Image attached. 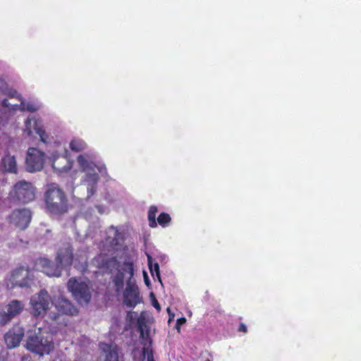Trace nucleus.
I'll return each mask as SVG.
<instances>
[{
  "instance_id": "nucleus-1",
  "label": "nucleus",
  "mask_w": 361,
  "mask_h": 361,
  "mask_svg": "<svg viewBox=\"0 0 361 361\" xmlns=\"http://www.w3.org/2000/svg\"><path fill=\"white\" fill-rule=\"evenodd\" d=\"M92 264L101 271L111 274L112 283L117 293L123 290L124 281H126L123 300L127 306L134 307L141 302L138 287L133 279L134 269L131 262H126L121 264L114 257L99 255L92 259Z\"/></svg>"
},
{
  "instance_id": "nucleus-2",
  "label": "nucleus",
  "mask_w": 361,
  "mask_h": 361,
  "mask_svg": "<svg viewBox=\"0 0 361 361\" xmlns=\"http://www.w3.org/2000/svg\"><path fill=\"white\" fill-rule=\"evenodd\" d=\"M41 107L42 104L39 101H24L16 89L0 81V130L17 111L35 112Z\"/></svg>"
},
{
  "instance_id": "nucleus-3",
  "label": "nucleus",
  "mask_w": 361,
  "mask_h": 361,
  "mask_svg": "<svg viewBox=\"0 0 361 361\" xmlns=\"http://www.w3.org/2000/svg\"><path fill=\"white\" fill-rule=\"evenodd\" d=\"M56 261L57 265L54 266L48 259L41 257L35 261V268L49 276L59 277L62 267L70 266L73 262L72 250L68 244L59 250Z\"/></svg>"
},
{
  "instance_id": "nucleus-4",
  "label": "nucleus",
  "mask_w": 361,
  "mask_h": 361,
  "mask_svg": "<svg viewBox=\"0 0 361 361\" xmlns=\"http://www.w3.org/2000/svg\"><path fill=\"white\" fill-rule=\"evenodd\" d=\"M25 347L39 355H49L54 348L53 336L41 327H35L28 331Z\"/></svg>"
},
{
  "instance_id": "nucleus-5",
  "label": "nucleus",
  "mask_w": 361,
  "mask_h": 361,
  "mask_svg": "<svg viewBox=\"0 0 361 361\" xmlns=\"http://www.w3.org/2000/svg\"><path fill=\"white\" fill-rule=\"evenodd\" d=\"M67 288L79 304L87 305L90 302L93 288L89 280L81 277H72L68 281Z\"/></svg>"
},
{
  "instance_id": "nucleus-6",
  "label": "nucleus",
  "mask_w": 361,
  "mask_h": 361,
  "mask_svg": "<svg viewBox=\"0 0 361 361\" xmlns=\"http://www.w3.org/2000/svg\"><path fill=\"white\" fill-rule=\"evenodd\" d=\"M45 197L47 207L49 212L60 214L67 211L66 197L63 192L56 184L49 186Z\"/></svg>"
},
{
  "instance_id": "nucleus-7",
  "label": "nucleus",
  "mask_w": 361,
  "mask_h": 361,
  "mask_svg": "<svg viewBox=\"0 0 361 361\" xmlns=\"http://www.w3.org/2000/svg\"><path fill=\"white\" fill-rule=\"evenodd\" d=\"M138 329L140 331V338L142 348L140 351L135 350L133 351V358L135 361H154L153 350L152 348V339L149 336V327L142 320L138 319Z\"/></svg>"
},
{
  "instance_id": "nucleus-8",
  "label": "nucleus",
  "mask_w": 361,
  "mask_h": 361,
  "mask_svg": "<svg viewBox=\"0 0 361 361\" xmlns=\"http://www.w3.org/2000/svg\"><path fill=\"white\" fill-rule=\"evenodd\" d=\"M77 161L84 174L95 172V169H97L102 176H108L105 164L101 161L99 155L93 151H88L80 154L77 157Z\"/></svg>"
},
{
  "instance_id": "nucleus-9",
  "label": "nucleus",
  "mask_w": 361,
  "mask_h": 361,
  "mask_svg": "<svg viewBox=\"0 0 361 361\" xmlns=\"http://www.w3.org/2000/svg\"><path fill=\"white\" fill-rule=\"evenodd\" d=\"M49 161L59 175L67 173L73 164V161L70 159L69 152L64 146H59L55 152L51 153Z\"/></svg>"
},
{
  "instance_id": "nucleus-10",
  "label": "nucleus",
  "mask_w": 361,
  "mask_h": 361,
  "mask_svg": "<svg viewBox=\"0 0 361 361\" xmlns=\"http://www.w3.org/2000/svg\"><path fill=\"white\" fill-rule=\"evenodd\" d=\"M49 156L37 147H29L26 152L25 168L28 172L34 173L41 171Z\"/></svg>"
},
{
  "instance_id": "nucleus-11",
  "label": "nucleus",
  "mask_w": 361,
  "mask_h": 361,
  "mask_svg": "<svg viewBox=\"0 0 361 361\" xmlns=\"http://www.w3.org/2000/svg\"><path fill=\"white\" fill-rule=\"evenodd\" d=\"M35 189L32 185L27 181L17 182L9 193V197L13 200L25 204L35 199Z\"/></svg>"
},
{
  "instance_id": "nucleus-12",
  "label": "nucleus",
  "mask_w": 361,
  "mask_h": 361,
  "mask_svg": "<svg viewBox=\"0 0 361 361\" xmlns=\"http://www.w3.org/2000/svg\"><path fill=\"white\" fill-rule=\"evenodd\" d=\"M50 301L51 298L44 289L33 295L30 300L32 314L35 317L43 316L49 308Z\"/></svg>"
},
{
  "instance_id": "nucleus-13",
  "label": "nucleus",
  "mask_w": 361,
  "mask_h": 361,
  "mask_svg": "<svg viewBox=\"0 0 361 361\" xmlns=\"http://www.w3.org/2000/svg\"><path fill=\"white\" fill-rule=\"evenodd\" d=\"M32 281L30 271L24 267L15 269L7 280V286L13 288L16 286L27 287Z\"/></svg>"
},
{
  "instance_id": "nucleus-14",
  "label": "nucleus",
  "mask_w": 361,
  "mask_h": 361,
  "mask_svg": "<svg viewBox=\"0 0 361 361\" xmlns=\"http://www.w3.org/2000/svg\"><path fill=\"white\" fill-rule=\"evenodd\" d=\"M32 219V213L30 209L26 208L14 210L8 216V223L16 228L20 230L25 229Z\"/></svg>"
},
{
  "instance_id": "nucleus-15",
  "label": "nucleus",
  "mask_w": 361,
  "mask_h": 361,
  "mask_svg": "<svg viewBox=\"0 0 361 361\" xmlns=\"http://www.w3.org/2000/svg\"><path fill=\"white\" fill-rule=\"evenodd\" d=\"M22 301L13 300L0 310V324H5L19 314L24 309Z\"/></svg>"
},
{
  "instance_id": "nucleus-16",
  "label": "nucleus",
  "mask_w": 361,
  "mask_h": 361,
  "mask_svg": "<svg viewBox=\"0 0 361 361\" xmlns=\"http://www.w3.org/2000/svg\"><path fill=\"white\" fill-rule=\"evenodd\" d=\"M121 238V234L118 232V229L114 226L109 227L106 231V238L105 242H104L106 249L102 250L101 253L98 255L97 257L99 255H107L114 257L115 259L118 261L116 257L114 256V250H115L114 247L118 244ZM94 258H96V257Z\"/></svg>"
},
{
  "instance_id": "nucleus-17",
  "label": "nucleus",
  "mask_w": 361,
  "mask_h": 361,
  "mask_svg": "<svg viewBox=\"0 0 361 361\" xmlns=\"http://www.w3.org/2000/svg\"><path fill=\"white\" fill-rule=\"evenodd\" d=\"M99 178L96 172L86 173L80 179V185L87 190V197L90 198L97 190Z\"/></svg>"
},
{
  "instance_id": "nucleus-18",
  "label": "nucleus",
  "mask_w": 361,
  "mask_h": 361,
  "mask_svg": "<svg viewBox=\"0 0 361 361\" xmlns=\"http://www.w3.org/2000/svg\"><path fill=\"white\" fill-rule=\"evenodd\" d=\"M24 329L16 326L9 330L4 336L5 343L8 348H13L18 346L24 336Z\"/></svg>"
},
{
  "instance_id": "nucleus-19",
  "label": "nucleus",
  "mask_w": 361,
  "mask_h": 361,
  "mask_svg": "<svg viewBox=\"0 0 361 361\" xmlns=\"http://www.w3.org/2000/svg\"><path fill=\"white\" fill-rule=\"evenodd\" d=\"M51 302L61 314L75 315L78 312L77 308L71 301L63 297L54 298Z\"/></svg>"
},
{
  "instance_id": "nucleus-20",
  "label": "nucleus",
  "mask_w": 361,
  "mask_h": 361,
  "mask_svg": "<svg viewBox=\"0 0 361 361\" xmlns=\"http://www.w3.org/2000/svg\"><path fill=\"white\" fill-rule=\"evenodd\" d=\"M42 122L39 117L36 116H29L24 121L23 133L31 137L34 134H37L38 129L42 126Z\"/></svg>"
},
{
  "instance_id": "nucleus-21",
  "label": "nucleus",
  "mask_w": 361,
  "mask_h": 361,
  "mask_svg": "<svg viewBox=\"0 0 361 361\" xmlns=\"http://www.w3.org/2000/svg\"><path fill=\"white\" fill-rule=\"evenodd\" d=\"M99 348L105 354V361H118L116 346L106 343H100Z\"/></svg>"
},
{
  "instance_id": "nucleus-22",
  "label": "nucleus",
  "mask_w": 361,
  "mask_h": 361,
  "mask_svg": "<svg viewBox=\"0 0 361 361\" xmlns=\"http://www.w3.org/2000/svg\"><path fill=\"white\" fill-rule=\"evenodd\" d=\"M2 164L6 171L11 173H17L18 166L14 155L7 154L2 159Z\"/></svg>"
},
{
  "instance_id": "nucleus-23",
  "label": "nucleus",
  "mask_w": 361,
  "mask_h": 361,
  "mask_svg": "<svg viewBox=\"0 0 361 361\" xmlns=\"http://www.w3.org/2000/svg\"><path fill=\"white\" fill-rule=\"evenodd\" d=\"M147 257V264L149 267V269L150 271V273L152 276L155 279V277L157 278V279L161 281V276L159 273V266L157 262H156L152 257L149 254L146 253Z\"/></svg>"
},
{
  "instance_id": "nucleus-24",
  "label": "nucleus",
  "mask_w": 361,
  "mask_h": 361,
  "mask_svg": "<svg viewBox=\"0 0 361 361\" xmlns=\"http://www.w3.org/2000/svg\"><path fill=\"white\" fill-rule=\"evenodd\" d=\"M69 147L73 152H79L85 150L87 145L83 140L75 137L71 140Z\"/></svg>"
},
{
  "instance_id": "nucleus-25",
  "label": "nucleus",
  "mask_w": 361,
  "mask_h": 361,
  "mask_svg": "<svg viewBox=\"0 0 361 361\" xmlns=\"http://www.w3.org/2000/svg\"><path fill=\"white\" fill-rule=\"evenodd\" d=\"M158 212V209L156 206H151L148 211V221L149 226L151 228H155L157 226V222L156 220V215Z\"/></svg>"
},
{
  "instance_id": "nucleus-26",
  "label": "nucleus",
  "mask_w": 361,
  "mask_h": 361,
  "mask_svg": "<svg viewBox=\"0 0 361 361\" xmlns=\"http://www.w3.org/2000/svg\"><path fill=\"white\" fill-rule=\"evenodd\" d=\"M36 135L39 136V140L44 144L47 145L51 142L50 137L46 132L44 125H42L41 128L38 129V132Z\"/></svg>"
},
{
  "instance_id": "nucleus-27",
  "label": "nucleus",
  "mask_w": 361,
  "mask_h": 361,
  "mask_svg": "<svg viewBox=\"0 0 361 361\" xmlns=\"http://www.w3.org/2000/svg\"><path fill=\"white\" fill-rule=\"evenodd\" d=\"M171 221V217L169 214L162 212L157 217V222L162 227L165 228L169 226Z\"/></svg>"
},
{
  "instance_id": "nucleus-28",
  "label": "nucleus",
  "mask_w": 361,
  "mask_h": 361,
  "mask_svg": "<svg viewBox=\"0 0 361 361\" xmlns=\"http://www.w3.org/2000/svg\"><path fill=\"white\" fill-rule=\"evenodd\" d=\"M185 322H186V319L183 317L177 319L176 328L178 332L180 331V326L183 324H184Z\"/></svg>"
},
{
  "instance_id": "nucleus-29",
  "label": "nucleus",
  "mask_w": 361,
  "mask_h": 361,
  "mask_svg": "<svg viewBox=\"0 0 361 361\" xmlns=\"http://www.w3.org/2000/svg\"><path fill=\"white\" fill-rule=\"evenodd\" d=\"M81 264V267L79 269H80L82 271H85L87 268L86 257L82 259Z\"/></svg>"
},
{
  "instance_id": "nucleus-30",
  "label": "nucleus",
  "mask_w": 361,
  "mask_h": 361,
  "mask_svg": "<svg viewBox=\"0 0 361 361\" xmlns=\"http://www.w3.org/2000/svg\"><path fill=\"white\" fill-rule=\"evenodd\" d=\"M167 312L169 314V323H170L173 319H174V314L171 312V309L169 307L167 308Z\"/></svg>"
},
{
  "instance_id": "nucleus-31",
  "label": "nucleus",
  "mask_w": 361,
  "mask_h": 361,
  "mask_svg": "<svg viewBox=\"0 0 361 361\" xmlns=\"http://www.w3.org/2000/svg\"><path fill=\"white\" fill-rule=\"evenodd\" d=\"M238 330H239V331L246 333L247 332V326L244 324L242 323V324H240Z\"/></svg>"
},
{
  "instance_id": "nucleus-32",
  "label": "nucleus",
  "mask_w": 361,
  "mask_h": 361,
  "mask_svg": "<svg viewBox=\"0 0 361 361\" xmlns=\"http://www.w3.org/2000/svg\"><path fill=\"white\" fill-rule=\"evenodd\" d=\"M152 305L158 311L161 310V307L156 299L154 300Z\"/></svg>"
},
{
  "instance_id": "nucleus-33",
  "label": "nucleus",
  "mask_w": 361,
  "mask_h": 361,
  "mask_svg": "<svg viewBox=\"0 0 361 361\" xmlns=\"http://www.w3.org/2000/svg\"><path fill=\"white\" fill-rule=\"evenodd\" d=\"M144 277H145V282L146 285L148 286L149 284V280L147 273L145 271H144Z\"/></svg>"
},
{
  "instance_id": "nucleus-34",
  "label": "nucleus",
  "mask_w": 361,
  "mask_h": 361,
  "mask_svg": "<svg viewBox=\"0 0 361 361\" xmlns=\"http://www.w3.org/2000/svg\"><path fill=\"white\" fill-rule=\"evenodd\" d=\"M97 209L98 210V212L100 213V214H103L105 212V209L104 208H103L101 206H97Z\"/></svg>"
},
{
  "instance_id": "nucleus-35",
  "label": "nucleus",
  "mask_w": 361,
  "mask_h": 361,
  "mask_svg": "<svg viewBox=\"0 0 361 361\" xmlns=\"http://www.w3.org/2000/svg\"><path fill=\"white\" fill-rule=\"evenodd\" d=\"M85 219H87V220H90L91 219V216H92V214H88L87 212H86L85 214Z\"/></svg>"
}]
</instances>
